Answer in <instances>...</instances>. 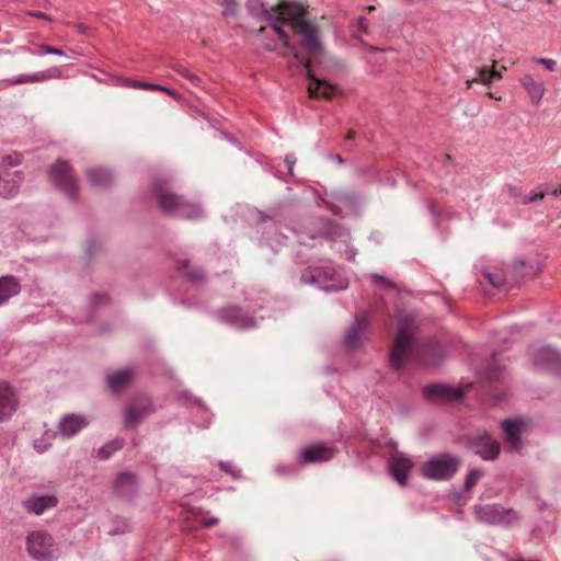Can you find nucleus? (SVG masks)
Instances as JSON below:
<instances>
[{
  "label": "nucleus",
  "instance_id": "nucleus-17",
  "mask_svg": "<svg viewBox=\"0 0 561 561\" xmlns=\"http://www.w3.org/2000/svg\"><path fill=\"white\" fill-rule=\"evenodd\" d=\"M67 76L60 67H50L45 70L35 72L33 75H19L16 77L5 79L2 81L4 87L25 84V83H37L45 82L51 79H64Z\"/></svg>",
  "mask_w": 561,
  "mask_h": 561
},
{
  "label": "nucleus",
  "instance_id": "nucleus-20",
  "mask_svg": "<svg viewBox=\"0 0 561 561\" xmlns=\"http://www.w3.org/2000/svg\"><path fill=\"white\" fill-rule=\"evenodd\" d=\"M501 426L511 449L514 451L520 450V436L528 427V422L522 419H506L501 422Z\"/></svg>",
  "mask_w": 561,
  "mask_h": 561
},
{
  "label": "nucleus",
  "instance_id": "nucleus-35",
  "mask_svg": "<svg viewBox=\"0 0 561 561\" xmlns=\"http://www.w3.org/2000/svg\"><path fill=\"white\" fill-rule=\"evenodd\" d=\"M172 69L181 75L183 78L187 79L194 87H201L202 80L198 76L191 72L187 68L184 66L176 64L172 67Z\"/></svg>",
  "mask_w": 561,
  "mask_h": 561
},
{
  "label": "nucleus",
  "instance_id": "nucleus-50",
  "mask_svg": "<svg viewBox=\"0 0 561 561\" xmlns=\"http://www.w3.org/2000/svg\"><path fill=\"white\" fill-rule=\"evenodd\" d=\"M296 161H297V159H296V156L294 153H287L285 156V158H284V162L287 165L288 173L290 175H293V169H294V165H295Z\"/></svg>",
  "mask_w": 561,
  "mask_h": 561
},
{
  "label": "nucleus",
  "instance_id": "nucleus-25",
  "mask_svg": "<svg viewBox=\"0 0 561 561\" xmlns=\"http://www.w3.org/2000/svg\"><path fill=\"white\" fill-rule=\"evenodd\" d=\"M89 183L99 188L111 187L115 183L114 174L103 167H91L85 171Z\"/></svg>",
  "mask_w": 561,
  "mask_h": 561
},
{
  "label": "nucleus",
  "instance_id": "nucleus-31",
  "mask_svg": "<svg viewBox=\"0 0 561 561\" xmlns=\"http://www.w3.org/2000/svg\"><path fill=\"white\" fill-rule=\"evenodd\" d=\"M477 73L478 76L476 78L467 81L468 88H470L471 84L474 82H479L486 85L490 84L494 79L501 78V73L497 72L496 70L490 72L485 68L477 70Z\"/></svg>",
  "mask_w": 561,
  "mask_h": 561
},
{
  "label": "nucleus",
  "instance_id": "nucleus-46",
  "mask_svg": "<svg viewBox=\"0 0 561 561\" xmlns=\"http://www.w3.org/2000/svg\"><path fill=\"white\" fill-rule=\"evenodd\" d=\"M505 188H506V192H507L510 197H512V198H519V201L522 199V196L524 194H523L520 188H518V187H516L514 185H510V184H507L505 186Z\"/></svg>",
  "mask_w": 561,
  "mask_h": 561
},
{
  "label": "nucleus",
  "instance_id": "nucleus-22",
  "mask_svg": "<svg viewBox=\"0 0 561 561\" xmlns=\"http://www.w3.org/2000/svg\"><path fill=\"white\" fill-rule=\"evenodd\" d=\"M58 499L55 495L32 493L23 501L26 512L35 515L43 514L46 510L57 506Z\"/></svg>",
  "mask_w": 561,
  "mask_h": 561
},
{
  "label": "nucleus",
  "instance_id": "nucleus-45",
  "mask_svg": "<svg viewBox=\"0 0 561 561\" xmlns=\"http://www.w3.org/2000/svg\"><path fill=\"white\" fill-rule=\"evenodd\" d=\"M534 60L535 62L542 65L549 71H553L557 65L554 60L547 58H535Z\"/></svg>",
  "mask_w": 561,
  "mask_h": 561
},
{
  "label": "nucleus",
  "instance_id": "nucleus-3",
  "mask_svg": "<svg viewBox=\"0 0 561 561\" xmlns=\"http://www.w3.org/2000/svg\"><path fill=\"white\" fill-rule=\"evenodd\" d=\"M150 194L160 211L164 215L185 220H197L205 216L203 206L175 193L168 179H154L150 186Z\"/></svg>",
  "mask_w": 561,
  "mask_h": 561
},
{
  "label": "nucleus",
  "instance_id": "nucleus-39",
  "mask_svg": "<svg viewBox=\"0 0 561 561\" xmlns=\"http://www.w3.org/2000/svg\"><path fill=\"white\" fill-rule=\"evenodd\" d=\"M502 376V367L493 360L485 370V378L490 381L499 380Z\"/></svg>",
  "mask_w": 561,
  "mask_h": 561
},
{
  "label": "nucleus",
  "instance_id": "nucleus-10",
  "mask_svg": "<svg viewBox=\"0 0 561 561\" xmlns=\"http://www.w3.org/2000/svg\"><path fill=\"white\" fill-rule=\"evenodd\" d=\"M302 8L300 7V14L297 18L286 19L284 24H291V26L301 35L300 45L309 53L317 54L322 50V44L318 36V26L301 19Z\"/></svg>",
  "mask_w": 561,
  "mask_h": 561
},
{
  "label": "nucleus",
  "instance_id": "nucleus-63",
  "mask_svg": "<svg viewBox=\"0 0 561 561\" xmlns=\"http://www.w3.org/2000/svg\"><path fill=\"white\" fill-rule=\"evenodd\" d=\"M265 31V27H260L259 33H263Z\"/></svg>",
  "mask_w": 561,
  "mask_h": 561
},
{
  "label": "nucleus",
  "instance_id": "nucleus-29",
  "mask_svg": "<svg viewBox=\"0 0 561 561\" xmlns=\"http://www.w3.org/2000/svg\"><path fill=\"white\" fill-rule=\"evenodd\" d=\"M125 83L129 88L151 90V91H162L174 99H179V94L174 90H172L168 87L161 85V84L149 83V82L139 81V80H126Z\"/></svg>",
  "mask_w": 561,
  "mask_h": 561
},
{
  "label": "nucleus",
  "instance_id": "nucleus-18",
  "mask_svg": "<svg viewBox=\"0 0 561 561\" xmlns=\"http://www.w3.org/2000/svg\"><path fill=\"white\" fill-rule=\"evenodd\" d=\"M137 376V369L134 366H127L106 375V386L112 393H119L128 388Z\"/></svg>",
  "mask_w": 561,
  "mask_h": 561
},
{
  "label": "nucleus",
  "instance_id": "nucleus-60",
  "mask_svg": "<svg viewBox=\"0 0 561 561\" xmlns=\"http://www.w3.org/2000/svg\"><path fill=\"white\" fill-rule=\"evenodd\" d=\"M265 48H266L267 50H274V47H273L272 45H270V44H266Z\"/></svg>",
  "mask_w": 561,
  "mask_h": 561
},
{
  "label": "nucleus",
  "instance_id": "nucleus-26",
  "mask_svg": "<svg viewBox=\"0 0 561 561\" xmlns=\"http://www.w3.org/2000/svg\"><path fill=\"white\" fill-rule=\"evenodd\" d=\"M520 84L528 93L531 103L535 105L539 104L546 91L542 80L535 79L530 75H525L520 79Z\"/></svg>",
  "mask_w": 561,
  "mask_h": 561
},
{
  "label": "nucleus",
  "instance_id": "nucleus-51",
  "mask_svg": "<svg viewBox=\"0 0 561 561\" xmlns=\"http://www.w3.org/2000/svg\"><path fill=\"white\" fill-rule=\"evenodd\" d=\"M356 26H357V31L358 32H366V30H367V20L365 18H363V16H359L357 19Z\"/></svg>",
  "mask_w": 561,
  "mask_h": 561
},
{
  "label": "nucleus",
  "instance_id": "nucleus-9",
  "mask_svg": "<svg viewBox=\"0 0 561 561\" xmlns=\"http://www.w3.org/2000/svg\"><path fill=\"white\" fill-rule=\"evenodd\" d=\"M215 318L227 325L239 330H248L256 327L253 314L237 305H228L215 311Z\"/></svg>",
  "mask_w": 561,
  "mask_h": 561
},
{
  "label": "nucleus",
  "instance_id": "nucleus-44",
  "mask_svg": "<svg viewBox=\"0 0 561 561\" xmlns=\"http://www.w3.org/2000/svg\"><path fill=\"white\" fill-rule=\"evenodd\" d=\"M41 50L43 54H48V55H56V56H64L65 53L59 49V48H56V47H53V46H48V45H41Z\"/></svg>",
  "mask_w": 561,
  "mask_h": 561
},
{
  "label": "nucleus",
  "instance_id": "nucleus-56",
  "mask_svg": "<svg viewBox=\"0 0 561 561\" xmlns=\"http://www.w3.org/2000/svg\"><path fill=\"white\" fill-rule=\"evenodd\" d=\"M18 49L20 51H22V53H27V54H31V55H35V53L32 49H30L28 47H25V46L19 47Z\"/></svg>",
  "mask_w": 561,
  "mask_h": 561
},
{
  "label": "nucleus",
  "instance_id": "nucleus-48",
  "mask_svg": "<svg viewBox=\"0 0 561 561\" xmlns=\"http://www.w3.org/2000/svg\"><path fill=\"white\" fill-rule=\"evenodd\" d=\"M100 248L101 244L96 240H89L87 245V254L92 257Z\"/></svg>",
  "mask_w": 561,
  "mask_h": 561
},
{
  "label": "nucleus",
  "instance_id": "nucleus-6",
  "mask_svg": "<svg viewBox=\"0 0 561 561\" xmlns=\"http://www.w3.org/2000/svg\"><path fill=\"white\" fill-rule=\"evenodd\" d=\"M474 518L490 526L511 528L519 520L518 513L501 504H477L472 508Z\"/></svg>",
  "mask_w": 561,
  "mask_h": 561
},
{
  "label": "nucleus",
  "instance_id": "nucleus-7",
  "mask_svg": "<svg viewBox=\"0 0 561 561\" xmlns=\"http://www.w3.org/2000/svg\"><path fill=\"white\" fill-rule=\"evenodd\" d=\"M49 182L70 199L78 197L79 187L73 175L71 164L64 159H58L48 168Z\"/></svg>",
  "mask_w": 561,
  "mask_h": 561
},
{
  "label": "nucleus",
  "instance_id": "nucleus-57",
  "mask_svg": "<svg viewBox=\"0 0 561 561\" xmlns=\"http://www.w3.org/2000/svg\"><path fill=\"white\" fill-rule=\"evenodd\" d=\"M76 27L78 28V31L82 34H84L87 31H88V26L83 25V24H77Z\"/></svg>",
  "mask_w": 561,
  "mask_h": 561
},
{
  "label": "nucleus",
  "instance_id": "nucleus-33",
  "mask_svg": "<svg viewBox=\"0 0 561 561\" xmlns=\"http://www.w3.org/2000/svg\"><path fill=\"white\" fill-rule=\"evenodd\" d=\"M130 531V524L127 519L116 516L112 519V526L108 529V535L116 536V535H124L126 533Z\"/></svg>",
  "mask_w": 561,
  "mask_h": 561
},
{
  "label": "nucleus",
  "instance_id": "nucleus-61",
  "mask_svg": "<svg viewBox=\"0 0 561 561\" xmlns=\"http://www.w3.org/2000/svg\"><path fill=\"white\" fill-rule=\"evenodd\" d=\"M277 472H285V469H282L280 467L277 468Z\"/></svg>",
  "mask_w": 561,
  "mask_h": 561
},
{
  "label": "nucleus",
  "instance_id": "nucleus-14",
  "mask_svg": "<svg viewBox=\"0 0 561 561\" xmlns=\"http://www.w3.org/2000/svg\"><path fill=\"white\" fill-rule=\"evenodd\" d=\"M531 359L536 367L557 375H561V353L547 345L531 353Z\"/></svg>",
  "mask_w": 561,
  "mask_h": 561
},
{
  "label": "nucleus",
  "instance_id": "nucleus-47",
  "mask_svg": "<svg viewBox=\"0 0 561 561\" xmlns=\"http://www.w3.org/2000/svg\"><path fill=\"white\" fill-rule=\"evenodd\" d=\"M26 14H28L30 16H33V18H37V19H42V20H45V21H48V22H55V19H53L50 15H48L47 13H44L42 11H26Z\"/></svg>",
  "mask_w": 561,
  "mask_h": 561
},
{
  "label": "nucleus",
  "instance_id": "nucleus-49",
  "mask_svg": "<svg viewBox=\"0 0 561 561\" xmlns=\"http://www.w3.org/2000/svg\"><path fill=\"white\" fill-rule=\"evenodd\" d=\"M378 174V180L383 182L385 184L393 187L396 186V179L392 176V175H389L387 173H380V172H377Z\"/></svg>",
  "mask_w": 561,
  "mask_h": 561
},
{
  "label": "nucleus",
  "instance_id": "nucleus-62",
  "mask_svg": "<svg viewBox=\"0 0 561 561\" xmlns=\"http://www.w3.org/2000/svg\"><path fill=\"white\" fill-rule=\"evenodd\" d=\"M345 138H346V139H350V138H351V133H350V131L345 135Z\"/></svg>",
  "mask_w": 561,
  "mask_h": 561
},
{
  "label": "nucleus",
  "instance_id": "nucleus-4",
  "mask_svg": "<svg viewBox=\"0 0 561 561\" xmlns=\"http://www.w3.org/2000/svg\"><path fill=\"white\" fill-rule=\"evenodd\" d=\"M460 466L461 460L457 455L439 453L421 465L420 473L427 480L447 481L458 472Z\"/></svg>",
  "mask_w": 561,
  "mask_h": 561
},
{
  "label": "nucleus",
  "instance_id": "nucleus-59",
  "mask_svg": "<svg viewBox=\"0 0 561 561\" xmlns=\"http://www.w3.org/2000/svg\"><path fill=\"white\" fill-rule=\"evenodd\" d=\"M550 194H551V195H554V196H558V195H560V196H561V187H560V188H556V190L550 191Z\"/></svg>",
  "mask_w": 561,
  "mask_h": 561
},
{
  "label": "nucleus",
  "instance_id": "nucleus-42",
  "mask_svg": "<svg viewBox=\"0 0 561 561\" xmlns=\"http://www.w3.org/2000/svg\"><path fill=\"white\" fill-rule=\"evenodd\" d=\"M20 163H21V157L19 154H15L14 157H12V156L4 157L0 164H5V169H9V167H15V165H19Z\"/></svg>",
  "mask_w": 561,
  "mask_h": 561
},
{
  "label": "nucleus",
  "instance_id": "nucleus-16",
  "mask_svg": "<svg viewBox=\"0 0 561 561\" xmlns=\"http://www.w3.org/2000/svg\"><path fill=\"white\" fill-rule=\"evenodd\" d=\"M20 399L15 389L5 380H0V423L8 422L15 414Z\"/></svg>",
  "mask_w": 561,
  "mask_h": 561
},
{
  "label": "nucleus",
  "instance_id": "nucleus-54",
  "mask_svg": "<svg viewBox=\"0 0 561 561\" xmlns=\"http://www.w3.org/2000/svg\"><path fill=\"white\" fill-rule=\"evenodd\" d=\"M343 344L345 347H351V327L345 329Z\"/></svg>",
  "mask_w": 561,
  "mask_h": 561
},
{
  "label": "nucleus",
  "instance_id": "nucleus-30",
  "mask_svg": "<svg viewBox=\"0 0 561 561\" xmlns=\"http://www.w3.org/2000/svg\"><path fill=\"white\" fill-rule=\"evenodd\" d=\"M124 446L123 439H114L104 444L98 451V457L101 460L110 459L116 451L121 450Z\"/></svg>",
  "mask_w": 561,
  "mask_h": 561
},
{
  "label": "nucleus",
  "instance_id": "nucleus-37",
  "mask_svg": "<svg viewBox=\"0 0 561 561\" xmlns=\"http://www.w3.org/2000/svg\"><path fill=\"white\" fill-rule=\"evenodd\" d=\"M513 271L516 276L523 277L534 273V266L528 264L526 261H516L513 265Z\"/></svg>",
  "mask_w": 561,
  "mask_h": 561
},
{
  "label": "nucleus",
  "instance_id": "nucleus-34",
  "mask_svg": "<svg viewBox=\"0 0 561 561\" xmlns=\"http://www.w3.org/2000/svg\"><path fill=\"white\" fill-rule=\"evenodd\" d=\"M537 192H533L529 195H523L520 203L523 205H529L533 203H536L538 201H542L547 194H550V191H548V184H542L537 187Z\"/></svg>",
  "mask_w": 561,
  "mask_h": 561
},
{
  "label": "nucleus",
  "instance_id": "nucleus-8",
  "mask_svg": "<svg viewBox=\"0 0 561 561\" xmlns=\"http://www.w3.org/2000/svg\"><path fill=\"white\" fill-rule=\"evenodd\" d=\"M26 549L35 561H55L58 558V548L53 537L44 530L28 534Z\"/></svg>",
  "mask_w": 561,
  "mask_h": 561
},
{
  "label": "nucleus",
  "instance_id": "nucleus-41",
  "mask_svg": "<svg viewBox=\"0 0 561 561\" xmlns=\"http://www.w3.org/2000/svg\"><path fill=\"white\" fill-rule=\"evenodd\" d=\"M219 468L234 479H238L241 476V471L239 469H236L230 461H220Z\"/></svg>",
  "mask_w": 561,
  "mask_h": 561
},
{
  "label": "nucleus",
  "instance_id": "nucleus-32",
  "mask_svg": "<svg viewBox=\"0 0 561 561\" xmlns=\"http://www.w3.org/2000/svg\"><path fill=\"white\" fill-rule=\"evenodd\" d=\"M370 324V319L368 316H365L363 319L357 317H353V348L357 345L360 340L362 332L368 328Z\"/></svg>",
  "mask_w": 561,
  "mask_h": 561
},
{
  "label": "nucleus",
  "instance_id": "nucleus-38",
  "mask_svg": "<svg viewBox=\"0 0 561 561\" xmlns=\"http://www.w3.org/2000/svg\"><path fill=\"white\" fill-rule=\"evenodd\" d=\"M217 4L224 8L225 16H234L238 13V4L236 0H215Z\"/></svg>",
  "mask_w": 561,
  "mask_h": 561
},
{
  "label": "nucleus",
  "instance_id": "nucleus-28",
  "mask_svg": "<svg viewBox=\"0 0 561 561\" xmlns=\"http://www.w3.org/2000/svg\"><path fill=\"white\" fill-rule=\"evenodd\" d=\"M176 268L183 273V276L192 283H201L205 278V274L201 267L192 266L188 260H180Z\"/></svg>",
  "mask_w": 561,
  "mask_h": 561
},
{
  "label": "nucleus",
  "instance_id": "nucleus-55",
  "mask_svg": "<svg viewBox=\"0 0 561 561\" xmlns=\"http://www.w3.org/2000/svg\"><path fill=\"white\" fill-rule=\"evenodd\" d=\"M329 159L334 160V161H336V162H337V163H340V164H342V163H343V159L341 158V156H340V154H330V156H329Z\"/></svg>",
  "mask_w": 561,
  "mask_h": 561
},
{
  "label": "nucleus",
  "instance_id": "nucleus-21",
  "mask_svg": "<svg viewBox=\"0 0 561 561\" xmlns=\"http://www.w3.org/2000/svg\"><path fill=\"white\" fill-rule=\"evenodd\" d=\"M24 175L21 171H11L5 169V164H0V196L13 197L22 184Z\"/></svg>",
  "mask_w": 561,
  "mask_h": 561
},
{
  "label": "nucleus",
  "instance_id": "nucleus-64",
  "mask_svg": "<svg viewBox=\"0 0 561 561\" xmlns=\"http://www.w3.org/2000/svg\"><path fill=\"white\" fill-rule=\"evenodd\" d=\"M260 216L262 217V219H265V218H266V216H265V215H263V213H260Z\"/></svg>",
  "mask_w": 561,
  "mask_h": 561
},
{
  "label": "nucleus",
  "instance_id": "nucleus-40",
  "mask_svg": "<svg viewBox=\"0 0 561 561\" xmlns=\"http://www.w3.org/2000/svg\"><path fill=\"white\" fill-rule=\"evenodd\" d=\"M484 276L488 278V280L496 288L499 289H504L506 290L507 287L505 286V283H504V279L502 278L501 275L499 274H495V273H491V272H485L484 273Z\"/></svg>",
  "mask_w": 561,
  "mask_h": 561
},
{
  "label": "nucleus",
  "instance_id": "nucleus-58",
  "mask_svg": "<svg viewBox=\"0 0 561 561\" xmlns=\"http://www.w3.org/2000/svg\"><path fill=\"white\" fill-rule=\"evenodd\" d=\"M44 9H50L51 8V3L47 0H43L42 4H41Z\"/></svg>",
  "mask_w": 561,
  "mask_h": 561
},
{
  "label": "nucleus",
  "instance_id": "nucleus-11",
  "mask_svg": "<svg viewBox=\"0 0 561 561\" xmlns=\"http://www.w3.org/2000/svg\"><path fill=\"white\" fill-rule=\"evenodd\" d=\"M469 447L485 461L495 460L501 451L500 443L486 432L473 436L469 442Z\"/></svg>",
  "mask_w": 561,
  "mask_h": 561
},
{
  "label": "nucleus",
  "instance_id": "nucleus-5",
  "mask_svg": "<svg viewBox=\"0 0 561 561\" xmlns=\"http://www.w3.org/2000/svg\"><path fill=\"white\" fill-rule=\"evenodd\" d=\"M305 284H310L325 293H334L347 288L348 283L344 278H340L335 268L331 265L310 266L300 277Z\"/></svg>",
  "mask_w": 561,
  "mask_h": 561
},
{
  "label": "nucleus",
  "instance_id": "nucleus-36",
  "mask_svg": "<svg viewBox=\"0 0 561 561\" xmlns=\"http://www.w3.org/2000/svg\"><path fill=\"white\" fill-rule=\"evenodd\" d=\"M483 474L484 472L481 469L474 468L469 470L465 479V490H471L477 484V482L483 477Z\"/></svg>",
  "mask_w": 561,
  "mask_h": 561
},
{
  "label": "nucleus",
  "instance_id": "nucleus-53",
  "mask_svg": "<svg viewBox=\"0 0 561 561\" xmlns=\"http://www.w3.org/2000/svg\"><path fill=\"white\" fill-rule=\"evenodd\" d=\"M218 522H219V519L217 517L207 518L202 522V526L205 528H209V527L217 525Z\"/></svg>",
  "mask_w": 561,
  "mask_h": 561
},
{
  "label": "nucleus",
  "instance_id": "nucleus-15",
  "mask_svg": "<svg viewBox=\"0 0 561 561\" xmlns=\"http://www.w3.org/2000/svg\"><path fill=\"white\" fill-rule=\"evenodd\" d=\"M423 397L433 402H459L463 399V390L443 383H432L424 387Z\"/></svg>",
  "mask_w": 561,
  "mask_h": 561
},
{
  "label": "nucleus",
  "instance_id": "nucleus-43",
  "mask_svg": "<svg viewBox=\"0 0 561 561\" xmlns=\"http://www.w3.org/2000/svg\"><path fill=\"white\" fill-rule=\"evenodd\" d=\"M110 301V297L106 294H94L91 297V302L94 306L105 305Z\"/></svg>",
  "mask_w": 561,
  "mask_h": 561
},
{
  "label": "nucleus",
  "instance_id": "nucleus-23",
  "mask_svg": "<svg viewBox=\"0 0 561 561\" xmlns=\"http://www.w3.org/2000/svg\"><path fill=\"white\" fill-rule=\"evenodd\" d=\"M89 421L81 414H67L58 423V431L62 437L70 438L87 427Z\"/></svg>",
  "mask_w": 561,
  "mask_h": 561
},
{
  "label": "nucleus",
  "instance_id": "nucleus-12",
  "mask_svg": "<svg viewBox=\"0 0 561 561\" xmlns=\"http://www.w3.org/2000/svg\"><path fill=\"white\" fill-rule=\"evenodd\" d=\"M156 408L147 396L135 398L125 409V425L135 426L152 414Z\"/></svg>",
  "mask_w": 561,
  "mask_h": 561
},
{
  "label": "nucleus",
  "instance_id": "nucleus-1",
  "mask_svg": "<svg viewBox=\"0 0 561 561\" xmlns=\"http://www.w3.org/2000/svg\"><path fill=\"white\" fill-rule=\"evenodd\" d=\"M248 12L259 21L267 22L271 28L284 42V47L288 49L294 59L304 65L307 78L309 79L308 94L310 98H330L333 94L334 87L319 80L312 75L310 65L306 61L293 46L287 42L288 35L282 28L288 18H297L300 14V4L295 2L282 1L277 5L266 9L261 0H248L245 3Z\"/></svg>",
  "mask_w": 561,
  "mask_h": 561
},
{
  "label": "nucleus",
  "instance_id": "nucleus-13",
  "mask_svg": "<svg viewBox=\"0 0 561 561\" xmlns=\"http://www.w3.org/2000/svg\"><path fill=\"white\" fill-rule=\"evenodd\" d=\"M337 449L329 444L313 443L305 446L299 451V462L301 465L325 462L334 458Z\"/></svg>",
  "mask_w": 561,
  "mask_h": 561
},
{
  "label": "nucleus",
  "instance_id": "nucleus-27",
  "mask_svg": "<svg viewBox=\"0 0 561 561\" xmlns=\"http://www.w3.org/2000/svg\"><path fill=\"white\" fill-rule=\"evenodd\" d=\"M20 291L21 285L15 277L11 275L0 277V306L5 304L10 298L19 295Z\"/></svg>",
  "mask_w": 561,
  "mask_h": 561
},
{
  "label": "nucleus",
  "instance_id": "nucleus-19",
  "mask_svg": "<svg viewBox=\"0 0 561 561\" xmlns=\"http://www.w3.org/2000/svg\"><path fill=\"white\" fill-rule=\"evenodd\" d=\"M413 463L409 457L401 453L392 455L388 460L391 477L401 485H407Z\"/></svg>",
  "mask_w": 561,
  "mask_h": 561
},
{
  "label": "nucleus",
  "instance_id": "nucleus-52",
  "mask_svg": "<svg viewBox=\"0 0 561 561\" xmlns=\"http://www.w3.org/2000/svg\"><path fill=\"white\" fill-rule=\"evenodd\" d=\"M373 277L378 279L380 283H382L385 285V287H393V283L382 275L374 274Z\"/></svg>",
  "mask_w": 561,
  "mask_h": 561
},
{
  "label": "nucleus",
  "instance_id": "nucleus-2",
  "mask_svg": "<svg viewBox=\"0 0 561 561\" xmlns=\"http://www.w3.org/2000/svg\"><path fill=\"white\" fill-rule=\"evenodd\" d=\"M442 345L436 340L417 343L412 328L404 324L399 328L393 345L389 351V364L394 371H400L404 365L414 360L424 366H435L442 357Z\"/></svg>",
  "mask_w": 561,
  "mask_h": 561
},
{
  "label": "nucleus",
  "instance_id": "nucleus-24",
  "mask_svg": "<svg viewBox=\"0 0 561 561\" xmlns=\"http://www.w3.org/2000/svg\"><path fill=\"white\" fill-rule=\"evenodd\" d=\"M138 483L136 476L130 472L121 473L114 482V492L123 499H130L137 492Z\"/></svg>",
  "mask_w": 561,
  "mask_h": 561
}]
</instances>
